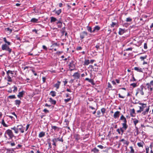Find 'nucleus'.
<instances>
[{
    "label": "nucleus",
    "mask_w": 153,
    "mask_h": 153,
    "mask_svg": "<svg viewBox=\"0 0 153 153\" xmlns=\"http://www.w3.org/2000/svg\"><path fill=\"white\" fill-rule=\"evenodd\" d=\"M62 34H64L65 32V27H63L62 28Z\"/></svg>",
    "instance_id": "nucleus-62"
},
{
    "label": "nucleus",
    "mask_w": 153,
    "mask_h": 153,
    "mask_svg": "<svg viewBox=\"0 0 153 153\" xmlns=\"http://www.w3.org/2000/svg\"><path fill=\"white\" fill-rule=\"evenodd\" d=\"M56 93L55 91H52L50 92L51 95L53 97L56 96Z\"/></svg>",
    "instance_id": "nucleus-35"
},
{
    "label": "nucleus",
    "mask_w": 153,
    "mask_h": 153,
    "mask_svg": "<svg viewBox=\"0 0 153 153\" xmlns=\"http://www.w3.org/2000/svg\"><path fill=\"white\" fill-rule=\"evenodd\" d=\"M90 63V61L88 59H85L83 65H88Z\"/></svg>",
    "instance_id": "nucleus-21"
},
{
    "label": "nucleus",
    "mask_w": 153,
    "mask_h": 153,
    "mask_svg": "<svg viewBox=\"0 0 153 153\" xmlns=\"http://www.w3.org/2000/svg\"><path fill=\"white\" fill-rule=\"evenodd\" d=\"M48 146H49L48 149L51 148L52 146H51V143L50 142H48Z\"/></svg>",
    "instance_id": "nucleus-54"
},
{
    "label": "nucleus",
    "mask_w": 153,
    "mask_h": 153,
    "mask_svg": "<svg viewBox=\"0 0 153 153\" xmlns=\"http://www.w3.org/2000/svg\"><path fill=\"white\" fill-rule=\"evenodd\" d=\"M143 86H141L140 88H138L136 90V93L135 94V95L136 96H137V94L139 93H140L142 95L144 94V92L143 91Z\"/></svg>",
    "instance_id": "nucleus-3"
},
{
    "label": "nucleus",
    "mask_w": 153,
    "mask_h": 153,
    "mask_svg": "<svg viewBox=\"0 0 153 153\" xmlns=\"http://www.w3.org/2000/svg\"><path fill=\"white\" fill-rule=\"evenodd\" d=\"M120 141L123 142L124 144H126L127 145V146H128L129 143V142L125 140L124 139H121L120 140Z\"/></svg>",
    "instance_id": "nucleus-24"
},
{
    "label": "nucleus",
    "mask_w": 153,
    "mask_h": 153,
    "mask_svg": "<svg viewBox=\"0 0 153 153\" xmlns=\"http://www.w3.org/2000/svg\"><path fill=\"white\" fill-rule=\"evenodd\" d=\"M125 32L126 30L125 29H123L121 28H120L119 29L118 34L120 35H122Z\"/></svg>",
    "instance_id": "nucleus-11"
},
{
    "label": "nucleus",
    "mask_w": 153,
    "mask_h": 153,
    "mask_svg": "<svg viewBox=\"0 0 153 153\" xmlns=\"http://www.w3.org/2000/svg\"><path fill=\"white\" fill-rule=\"evenodd\" d=\"M88 35L86 31H83L81 32L80 34V39H82Z\"/></svg>",
    "instance_id": "nucleus-5"
},
{
    "label": "nucleus",
    "mask_w": 153,
    "mask_h": 153,
    "mask_svg": "<svg viewBox=\"0 0 153 153\" xmlns=\"http://www.w3.org/2000/svg\"><path fill=\"white\" fill-rule=\"evenodd\" d=\"M91 152L94 153H98L99 152V150L95 147L91 150Z\"/></svg>",
    "instance_id": "nucleus-20"
},
{
    "label": "nucleus",
    "mask_w": 153,
    "mask_h": 153,
    "mask_svg": "<svg viewBox=\"0 0 153 153\" xmlns=\"http://www.w3.org/2000/svg\"><path fill=\"white\" fill-rule=\"evenodd\" d=\"M18 132L19 131L21 132L22 133H23L24 132V129L23 126L22 125H19L17 126Z\"/></svg>",
    "instance_id": "nucleus-6"
},
{
    "label": "nucleus",
    "mask_w": 153,
    "mask_h": 153,
    "mask_svg": "<svg viewBox=\"0 0 153 153\" xmlns=\"http://www.w3.org/2000/svg\"><path fill=\"white\" fill-rule=\"evenodd\" d=\"M22 146L20 144H19L16 147V149H19Z\"/></svg>",
    "instance_id": "nucleus-57"
},
{
    "label": "nucleus",
    "mask_w": 153,
    "mask_h": 153,
    "mask_svg": "<svg viewBox=\"0 0 153 153\" xmlns=\"http://www.w3.org/2000/svg\"><path fill=\"white\" fill-rule=\"evenodd\" d=\"M14 90H13V92L14 93L16 92L17 91V88L14 85L13 86Z\"/></svg>",
    "instance_id": "nucleus-47"
},
{
    "label": "nucleus",
    "mask_w": 153,
    "mask_h": 153,
    "mask_svg": "<svg viewBox=\"0 0 153 153\" xmlns=\"http://www.w3.org/2000/svg\"><path fill=\"white\" fill-rule=\"evenodd\" d=\"M148 85H151L153 86V80L151 81L149 83H148Z\"/></svg>",
    "instance_id": "nucleus-60"
},
{
    "label": "nucleus",
    "mask_w": 153,
    "mask_h": 153,
    "mask_svg": "<svg viewBox=\"0 0 153 153\" xmlns=\"http://www.w3.org/2000/svg\"><path fill=\"white\" fill-rule=\"evenodd\" d=\"M3 40L8 45H11V43L10 42H7L6 40V38L4 37L3 38Z\"/></svg>",
    "instance_id": "nucleus-36"
},
{
    "label": "nucleus",
    "mask_w": 153,
    "mask_h": 153,
    "mask_svg": "<svg viewBox=\"0 0 153 153\" xmlns=\"http://www.w3.org/2000/svg\"><path fill=\"white\" fill-rule=\"evenodd\" d=\"M61 82L58 81L57 83L55 84L54 85V87H56V89H58L59 88V85L60 84Z\"/></svg>",
    "instance_id": "nucleus-17"
},
{
    "label": "nucleus",
    "mask_w": 153,
    "mask_h": 153,
    "mask_svg": "<svg viewBox=\"0 0 153 153\" xmlns=\"http://www.w3.org/2000/svg\"><path fill=\"white\" fill-rule=\"evenodd\" d=\"M7 44H5L2 45L1 48L3 51H8L9 53H10L12 51V49L10 48Z\"/></svg>",
    "instance_id": "nucleus-1"
},
{
    "label": "nucleus",
    "mask_w": 153,
    "mask_h": 153,
    "mask_svg": "<svg viewBox=\"0 0 153 153\" xmlns=\"http://www.w3.org/2000/svg\"><path fill=\"white\" fill-rule=\"evenodd\" d=\"M11 74L13 75V71L10 70H8V71L7 72V75H9V74Z\"/></svg>",
    "instance_id": "nucleus-39"
},
{
    "label": "nucleus",
    "mask_w": 153,
    "mask_h": 153,
    "mask_svg": "<svg viewBox=\"0 0 153 153\" xmlns=\"http://www.w3.org/2000/svg\"><path fill=\"white\" fill-rule=\"evenodd\" d=\"M82 48L80 46L76 48V50H80L82 49Z\"/></svg>",
    "instance_id": "nucleus-64"
},
{
    "label": "nucleus",
    "mask_w": 153,
    "mask_h": 153,
    "mask_svg": "<svg viewBox=\"0 0 153 153\" xmlns=\"http://www.w3.org/2000/svg\"><path fill=\"white\" fill-rule=\"evenodd\" d=\"M130 148L131 149L130 152L131 153H134V151L133 149V147L132 146L130 147Z\"/></svg>",
    "instance_id": "nucleus-43"
},
{
    "label": "nucleus",
    "mask_w": 153,
    "mask_h": 153,
    "mask_svg": "<svg viewBox=\"0 0 153 153\" xmlns=\"http://www.w3.org/2000/svg\"><path fill=\"white\" fill-rule=\"evenodd\" d=\"M130 114L131 117H134L135 116L136 113L135 110L134 108L130 110Z\"/></svg>",
    "instance_id": "nucleus-8"
},
{
    "label": "nucleus",
    "mask_w": 153,
    "mask_h": 153,
    "mask_svg": "<svg viewBox=\"0 0 153 153\" xmlns=\"http://www.w3.org/2000/svg\"><path fill=\"white\" fill-rule=\"evenodd\" d=\"M87 29L88 31H89L91 33L93 32V30H92V28L91 27L88 26L87 27Z\"/></svg>",
    "instance_id": "nucleus-30"
},
{
    "label": "nucleus",
    "mask_w": 153,
    "mask_h": 153,
    "mask_svg": "<svg viewBox=\"0 0 153 153\" xmlns=\"http://www.w3.org/2000/svg\"><path fill=\"white\" fill-rule=\"evenodd\" d=\"M101 111L103 115L105 113L106 110L105 108H101Z\"/></svg>",
    "instance_id": "nucleus-42"
},
{
    "label": "nucleus",
    "mask_w": 153,
    "mask_h": 153,
    "mask_svg": "<svg viewBox=\"0 0 153 153\" xmlns=\"http://www.w3.org/2000/svg\"><path fill=\"white\" fill-rule=\"evenodd\" d=\"M9 143L10 144V145L11 146H15L16 145L15 143L14 142H9Z\"/></svg>",
    "instance_id": "nucleus-51"
},
{
    "label": "nucleus",
    "mask_w": 153,
    "mask_h": 153,
    "mask_svg": "<svg viewBox=\"0 0 153 153\" xmlns=\"http://www.w3.org/2000/svg\"><path fill=\"white\" fill-rule=\"evenodd\" d=\"M120 120H123V123L122 124H127V120L126 118L123 115H122L120 117Z\"/></svg>",
    "instance_id": "nucleus-7"
},
{
    "label": "nucleus",
    "mask_w": 153,
    "mask_h": 153,
    "mask_svg": "<svg viewBox=\"0 0 153 153\" xmlns=\"http://www.w3.org/2000/svg\"><path fill=\"white\" fill-rule=\"evenodd\" d=\"M134 69L135 70L137 71V72H142L143 73V69L138 67H135L134 68Z\"/></svg>",
    "instance_id": "nucleus-12"
},
{
    "label": "nucleus",
    "mask_w": 153,
    "mask_h": 153,
    "mask_svg": "<svg viewBox=\"0 0 153 153\" xmlns=\"http://www.w3.org/2000/svg\"><path fill=\"white\" fill-rule=\"evenodd\" d=\"M97 114L98 115V117H100V114H101V112L100 111H98L97 112Z\"/></svg>",
    "instance_id": "nucleus-55"
},
{
    "label": "nucleus",
    "mask_w": 153,
    "mask_h": 153,
    "mask_svg": "<svg viewBox=\"0 0 153 153\" xmlns=\"http://www.w3.org/2000/svg\"><path fill=\"white\" fill-rule=\"evenodd\" d=\"M117 24V23L112 22L111 24V27H114V26L116 25Z\"/></svg>",
    "instance_id": "nucleus-46"
},
{
    "label": "nucleus",
    "mask_w": 153,
    "mask_h": 153,
    "mask_svg": "<svg viewBox=\"0 0 153 153\" xmlns=\"http://www.w3.org/2000/svg\"><path fill=\"white\" fill-rule=\"evenodd\" d=\"M52 141L53 142V145L55 146H56V143L57 142V141L56 140V138H53L52 139Z\"/></svg>",
    "instance_id": "nucleus-33"
},
{
    "label": "nucleus",
    "mask_w": 153,
    "mask_h": 153,
    "mask_svg": "<svg viewBox=\"0 0 153 153\" xmlns=\"http://www.w3.org/2000/svg\"><path fill=\"white\" fill-rule=\"evenodd\" d=\"M131 86H133L134 88L135 87L137 86V84L136 83H133L131 84Z\"/></svg>",
    "instance_id": "nucleus-52"
},
{
    "label": "nucleus",
    "mask_w": 153,
    "mask_h": 153,
    "mask_svg": "<svg viewBox=\"0 0 153 153\" xmlns=\"http://www.w3.org/2000/svg\"><path fill=\"white\" fill-rule=\"evenodd\" d=\"M45 135V133L44 132H41L39 133V137L41 138L44 137Z\"/></svg>",
    "instance_id": "nucleus-26"
},
{
    "label": "nucleus",
    "mask_w": 153,
    "mask_h": 153,
    "mask_svg": "<svg viewBox=\"0 0 153 153\" xmlns=\"http://www.w3.org/2000/svg\"><path fill=\"white\" fill-rule=\"evenodd\" d=\"M134 120L133 121V123L135 126H136V125L139 122V120L136 119H134Z\"/></svg>",
    "instance_id": "nucleus-34"
},
{
    "label": "nucleus",
    "mask_w": 153,
    "mask_h": 153,
    "mask_svg": "<svg viewBox=\"0 0 153 153\" xmlns=\"http://www.w3.org/2000/svg\"><path fill=\"white\" fill-rule=\"evenodd\" d=\"M149 108L148 107L147 109H146V110H145V111L143 112L142 113V114H143V115H146L148 114L149 111Z\"/></svg>",
    "instance_id": "nucleus-28"
},
{
    "label": "nucleus",
    "mask_w": 153,
    "mask_h": 153,
    "mask_svg": "<svg viewBox=\"0 0 153 153\" xmlns=\"http://www.w3.org/2000/svg\"><path fill=\"white\" fill-rule=\"evenodd\" d=\"M42 48L46 51H47V47L44 45L42 46Z\"/></svg>",
    "instance_id": "nucleus-58"
},
{
    "label": "nucleus",
    "mask_w": 153,
    "mask_h": 153,
    "mask_svg": "<svg viewBox=\"0 0 153 153\" xmlns=\"http://www.w3.org/2000/svg\"><path fill=\"white\" fill-rule=\"evenodd\" d=\"M120 112L119 111H117L115 112L113 115V117L114 119L117 118L119 117L120 115Z\"/></svg>",
    "instance_id": "nucleus-9"
},
{
    "label": "nucleus",
    "mask_w": 153,
    "mask_h": 153,
    "mask_svg": "<svg viewBox=\"0 0 153 153\" xmlns=\"http://www.w3.org/2000/svg\"><path fill=\"white\" fill-rule=\"evenodd\" d=\"M132 48H128L127 49H126V51H131L132 50Z\"/></svg>",
    "instance_id": "nucleus-63"
},
{
    "label": "nucleus",
    "mask_w": 153,
    "mask_h": 153,
    "mask_svg": "<svg viewBox=\"0 0 153 153\" xmlns=\"http://www.w3.org/2000/svg\"><path fill=\"white\" fill-rule=\"evenodd\" d=\"M38 21V19L35 18H32L31 20V21L33 22H36Z\"/></svg>",
    "instance_id": "nucleus-38"
},
{
    "label": "nucleus",
    "mask_w": 153,
    "mask_h": 153,
    "mask_svg": "<svg viewBox=\"0 0 153 153\" xmlns=\"http://www.w3.org/2000/svg\"><path fill=\"white\" fill-rule=\"evenodd\" d=\"M146 106H140V109L141 110V111H143L144 108H145L146 107Z\"/></svg>",
    "instance_id": "nucleus-50"
},
{
    "label": "nucleus",
    "mask_w": 153,
    "mask_h": 153,
    "mask_svg": "<svg viewBox=\"0 0 153 153\" xmlns=\"http://www.w3.org/2000/svg\"><path fill=\"white\" fill-rule=\"evenodd\" d=\"M136 131L134 132V135L135 136L138 135L139 134V129L138 128L135 126Z\"/></svg>",
    "instance_id": "nucleus-19"
},
{
    "label": "nucleus",
    "mask_w": 153,
    "mask_h": 153,
    "mask_svg": "<svg viewBox=\"0 0 153 153\" xmlns=\"http://www.w3.org/2000/svg\"><path fill=\"white\" fill-rule=\"evenodd\" d=\"M62 10L61 9H59L58 10H57L56 12V13L58 15H59L60 14V13L61 12Z\"/></svg>",
    "instance_id": "nucleus-41"
},
{
    "label": "nucleus",
    "mask_w": 153,
    "mask_h": 153,
    "mask_svg": "<svg viewBox=\"0 0 153 153\" xmlns=\"http://www.w3.org/2000/svg\"><path fill=\"white\" fill-rule=\"evenodd\" d=\"M73 76L75 77V78L77 79H79L80 77V74L78 72H76L74 73L73 75Z\"/></svg>",
    "instance_id": "nucleus-15"
},
{
    "label": "nucleus",
    "mask_w": 153,
    "mask_h": 153,
    "mask_svg": "<svg viewBox=\"0 0 153 153\" xmlns=\"http://www.w3.org/2000/svg\"><path fill=\"white\" fill-rule=\"evenodd\" d=\"M51 128L52 129H53L55 131H59V128L56 126H52Z\"/></svg>",
    "instance_id": "nucleus-18"
},
{
    "label": "nucleus",
    "mask_w": 153,
    "mask_h": 153,
    "mask_svg": "<svg viewBox=\"0 0 153 153\" xmlns=\"http://www.w3.org/2000/svg\"><path fill=\"white\" fill-rule=\"evenodd\" d=\"M56 140L57 141H61L62 142H63V140L62 139V137L60 138H56Z\"/></svg>",
    "instance_id": "nucleus-44"
},
{
    "label": "nucleus",
    "mask_w": 153,
    "mask_h": 153,
    "mask_svg": "<svg viewBox=\"0 0 153 153\" xmlns=\"http://www.w3.org/2000/svg\"><path fill=\"white\" fill-rule=\"evenodd\" d=\"M85 80L88 81V82L91 83L92 84H94V81L92 79H89L88 78H86L85 79Z\"/></svg>",
    "instance_id": "nucleus-25"
},
{
    "label": "nucleus",
    "mask_w": 153,
    "mask_h": 153,
    "mask_svg": "<svg viewBox=\"0 0 153 153\" xmlns=\"http://www.w3.org/2000/svg\"><path fill=\"white\" fill-rule=\"evenodd\" d=\"M144 48L145 49H147V45L146 43H145L144 45Z\"/></svg>",
    "instance_id": "nucleus-56"
},
{
    "label": "nucleus",
    "mask_w": 153,
    "mask_h": 153,
    "mask_svg": "<svg viewBox=\"0 0 153 153\" xmlns=\"http://www.w3.org/2000/svg\"><path fill=\"white\" fill-rule=\"evenodd\" d=\"M7 81L8 82H11L12 81L11 78L9 75H7Z\"/></svg>",
    "instance_id": "nucleus-40"
},
{
    "label": "nucleus",
    "mask_w": 153,
    "mask_h": 153,
    "mask_svg": "<svg viewBox=\"0 0 153 153\" xmlns=\"http://www.w3.org/2000/svg\"><path fill=\"white\" fill-rule=\"evenodd\" d=\"M1 123L3 126L5 127H7L8 125L5 124L4 122V119H2L1 120Z\"/></svg>",
    "instance_id": "nucleus-27"
},
{
    "label": "nucleus",
    "mask_w": 153,
    "mask_h": 153,
    "mask_svg": "<svg viewBox=\"0 0 153 153\" xmlns=\"http://www.w3.org/2000/svg\"><path fill=\"white\" fill-rule=\"evenodd\" d=\"M138 103L140 105H141L142 106H146V104L140 102H138Z\"/></svg>",
    "instance_id": "nucleus-53"
},
{
    "label": "nucleus",
    "mask_w": 153,
    "mask_h": 153,
    "mask_svg": "<svg viewBox=\"0 0 153 153\" xmlns=\"http://www.w3.org/2000/svg\"><path fill=\"white\" fill-rule=\"evenodd\" d=\"M132 19L130 17H128L126 18V22H131L132 21Z\"/></svg>",
    "instance_id": "nucleus-45"
},
{
    "label": "nucleus",
    "mask_w": 153,
    "mask_h": 153,
    "mask_svg": "<svg viewBox=\"0 0 153 153\" xmlns=\"http://www.w3.org/2000/svg\"><path fill=\"white\" fill-rule=\"evenodd\" d=\"M11 129L14 130L15 133L18 134V133L17 127L14 126L13 127L11 128Z\"/></svg>",
    "instance_id": "nucleus-23"
},
{
    "label": "nucleus",
    "mask_w": 153,
    "mask_h": 153,
    "mask_svg": "<svg viewBox=\"0 0 153 153\" xmlns=\"http://www.w3.org/2000/svg\"><path fill=\"white\" fill-rule=\"evenodd\" d=\"M6 29L7 31H9L10 33H11L12 31V30L11 29H10L9 27H7L6 28Z\"/></svg>",
    "instance_id": "nucleus-61"
},
{
    "label": "nucleus",
    "mask_w": 153,
    "mask_h": 153,
    "mask_svg": "<svg viewBox=\"0 0 153 153\" xmlns=\"http://www.w3.org/2000/svg\"><path fill=\"white\" fill-rule=\"evenodd\" d=\"M15 104L16 105H18V106L21 103L20 100H16L15 101Z\"/></svg>",
    "instance_id": "nucleus-29"
},
{
    "label": "nucleus",
    "mask_w": 153,
    "mask_h": 153,
    "mask_svg": "<svg viewBox=\"0 0 153 153\" xmlns=\"http://www.w3.org/2000/svg\"><path fill=\"white\" fill-rule=\"evenodd\" d=\"M7 134L8 135L10 139H12L14 136L11 130L10 129H7V130L5 133V137L7 138L5 134Z\"/></svg>",
    "instance_id": "nucleus-2"
},
{
    "label": "nucleus",
    "mask_w": 153,
    "mask_h": 153,
    "mask_svg": "<svg viewBox=\"0 0 153 153\" xmlns=\"http://www.w3.org/2000/svg\"><path fill=\"white\" fill-rule=\"evenodd\" d=\"M97 147L101 149H103L104 148L103 146L101 145H98Z\"/></svg>",
    "instance_id": "nucleus-59"
},
{
    "label": "nucleus",
    "mask_w": 153,
    "mask_h": 153,
    "mask_svg": "<svg viewBox=\"0 0 153 153\" xmlns=\"http://www.w3.org/2000/svg\"><path fill=\"white\" fill-rule=\"evenodd\" d=\"M147 57V56L146 55L144 56H141L140 57V59L142 60H143L145 59H146Z\"/></svg>",
    "instance_id": "nucleus-48"
},
{
    "label": "nucleus",
    "mask_w": 153,
    "mask_h": 153,
    "mask_svg": "<svg viewBox=\"0 0 153 153\" xmlns=\"http://www.w3.org/2000/svg\"><path fill=\"white\" fill-rule=\"evenodd\" d=\"M57 20V19L56 18L53 17H51V22H55Z\"/></svg>",
    "instance_id": "nucleus-32"
},
{
    "label": "nucleus",
    "mask_w": 153,
    "mask_h": 153,
    "mask_svg": "<svg viewBox=\"0 0 153 153\" xmlns=\"http://www.w3.org/2000/svg\"><path fill=\"white\" fill-rule=\"evenodd\" d=\"M145 145L144 142L141 141L137 143V145L139 147L143 148L144 145Z\"/></svg>",
    "instance_id": "nucleus-14"
},
{
    "label": "nucleus",
    "mask_w": 153,
    "mask_h": 153,
    "mask_svg": "<svg viewBox=\"0 0 153 153\" xmlns=\"http://www.w3.org/2000/svg\"><path fill=\"white\" fill-rule=\"evenodd\" d=\"M56 24L58 25V28H61L62 27V23L60 21H58L57 22H56Z\"/></svg>",
    "instance_id": "nucleus-22"
},
{
    "label": "nucleus",
    "mask_w": 153,
    "mask_h": 153,
    "mask_svg": "<svg viewBox=\"0 0 153 153\" xmlns=\"http://www.w3.org/2000/svg\"><path fill=\"white\" fill-rule=\"evenodd\" d=\"M100 27L99 26L97 25L94 27L93 30V32H94L95 31H97L99 30H100Z\"/></svg>",
    "instance_id": "nucleus-16"
},
{
    "label": "nucleus",
    "mask_w": 153,
    "mask_h": 153,
    "mask_svg": "<svg viewBox=\"0 0 153 153\" xmlns=\"http://www.w3.org/2000/svg\"><path fill=\"white\" fill-rule=\"evenodd\" d=\"M69 66L70 68H75V65L74 64V62L73 60L71 61L69 65Z\"/></svg>",
    "instance_id": "nucleus-13"
},
{
    "label": "nucleus",
    "mask_w": 153,
    "mask_h": 153,
    "mask_svg": "<svg viewBox=\"0 0 153 153\" xmlns=\"http://www.w3.org/2000/svg\"><path fill=\"white\" fill-rule=\"evenodd\" d=\"M8 98L11 99H15L16 98L15 97V95H12L9 96L8 97Z\"/></svg>",
    "instance_id": "nucleus-37"
},
{
    "label": "nucleus",
    "mask_w": 153,
    "mask_h": 153,
    "mask_svg": "<svg viewBox=\"0 0 153 153\" xmlns=\"http://www.w3.org/2000/svg\"><path fill=\"white\" fill-rule=\"evenodd\" d=\"M25 93V91H22L19 92L18 94L17 95V97L19 98H21L23 96V95Z\"/></svg>",
    "instance_id": "nucleus-10"
},
{
    "label": "nucleus",
    "mask_w": 153,
    "mask_h": 153,
    "mask_svg": "<svg viewBox=\"0 0 153 153\" xmlns=\"http://www.w3.org/2000/svg\"><path fill=\"white\" fill-rule=\"evenodd\" d=\"M123 127L120 128V130L121 131V134L122 135L123 134L124 131L126 130L127 128L128 127V126L127 125H126V124H122Z\"/></svg>",
    "instance_id": "nucleus-4"
},
{
    "label": "nucleus",
    "mask_w": 153,
    "mask_h": 153,
    "mask_svg": "<svg viewBox=\"0 0 153 153\" xmlns=\"http://www.w3.org/2000/svg\"><path fill=\"white\" fill-rule=\"evenodd\" d=\"M49 99L50 102L52 103L53 104L55 105L56 104V101L53 100L51 98H50Z\"/></svg>",
    "instance_id": "nucleus-31"
},
{
    "label": "nucleus",
    "mask_w": 153,
    "mask_h": 153,
    "mask_svg": "<svg viewBox=\"0 0 153 153\" xmlns=\"http://www.w3.org/2000/svg\"><path fill=\"white\" fill-rule=\"evenodd\" d=\"M71 100V97H70V98H68L67 99H65L64 100V101L65 103H67L69 101H70Z\"/></svg>",
    "instance_id": "nucleus-49"
}]
</instances>
